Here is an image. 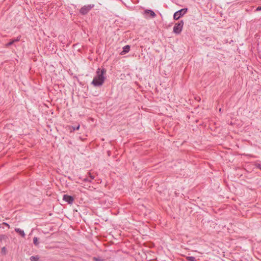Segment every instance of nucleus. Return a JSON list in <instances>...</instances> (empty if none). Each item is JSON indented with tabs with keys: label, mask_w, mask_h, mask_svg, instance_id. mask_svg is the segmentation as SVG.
<instances>
[{
	"label": "nucleus",
	"mask_w": 261,
	"mask_h": 261,
	"mask_svg": "<svg viewBox=\"0 0 261 261\" xmlns=\"http://www.w3.org/2000/svg\"><path fill=\"white\" fill-rule=\"evenodd\" d=\"M106 73V70L104 68L100 69L98 68L96 72V75L93 79L91 84L94 86H101L105 80V74Z\"/></svg>",
	"instance_id": "nucleus-1"
},
{
	"label": "nucleus",
	"mask_w": 261,
	"mask_h": 261,
	"mask_svg": "<svg viewBox=\"0 0 261 261\" xmlns=\"http://www.w3.org/2000/svg\"><path fill=\"white\" fill-rule=\"evenodd\" d=\"M184 26V21H180L178 23H175L173 27V32L175 34H179L181 33Z\"/></svg>",
	"instance_id": "nucleus-2"
},
{
	"label": "nucleus",
	"mask_w": 261,
	"mask_h": 261,
	"mask_svg": "<svg viewBox=\"0 0 261 261\" xmlns=\"http://www.w3.org/2000/svg\"><path fill=\"white\" fill-rule=\"evenodd\" d=\"M187 11V9H182L177 12L174 14V18L175 20L178 19L181 16L184 15Z\"/></svg>",
	"instance_id": "nucleus-3"
},
{
	"label": "nucleus",
	"mask_w": 261,
	"mask_h": 261,
	"mask_svg": "<svg viewBox=\"0 0 261 261\" xmlns=\"http://www.w3.org/2000/svg\"><path fill=\"white\" fill-rule=\"evenodd\" d=\"M93 6L88 5L85 6L81 8L80 12L83 14L87 13L89 10L93 7Z\"/></svg>",
	"instance_id": "nucleus-4"
},
{
	"label": "nucleus",
	"mask_w": 261,
	"mask_h": 261,
	"mask_svg": "<svg viewBox=\"0 0 261 261\" xmlns=\"http://www.w3.org/2000/svg\"><path fill=\"white\" fill-rule=\"evenodd\" d=\"M144 14L146 15V17H148L149 16L153 18L156 16L155 13L150 10H145L144 11Z\"/></svg>",
	"instance_id": "nucleus-5"
},
{
	"label": "nucleus",
	"mask_w": 261,
	"mask_h": 261,
	"mask_svg": "<svg viewBox=\"0 0 261 261\" xmlns=\"http://www.w3.org/2000/svg\"><path fill=\"white\" fill-rule=\"evenodd\" d=\"M63 200L69 203H72L74 200L73 197L67 195H64L63 196Z\"/></svg>",
	"instance_id": "nucleus-6"
},
{
	"label": "nucleus",
	"mask_w": 261,
	"mask_h": 261,
	"mask_svg": "<svg viewBox=\"0 0 261 261\" xmlns=\"http://www.w3.org/2000/svg\"><path fill=\"white\" fill-rule=\"evenodd\" d=\"M130 46L129 45H126L123 48V51L121 53V55H124L128 53L129 50Z\"/></svg>",
	"instance_id": "nucleus-7"
},
{
	"label": "nucleus",
	"mask_w": 261,
	"mask_h": 261,
	"mask_svg": "<svg viewBox=\"0 0 261 261\" xmlns=\"http://www.w3.org/2000/svg\"><path fill=\"white\" fill-rule=\"evenodd\" d=\"M15 231L18 232L20 235H21L22 237L25 236V233L23 230L20 229V228H15Z\"/></svg>",
	"instance_id": "nucleus-8"
},
{
	"label": "nucleus",
	"mask_w": 261,
	"mask_h": 261,
	"mask_svg": "<svg viewBox=\"0 0 261 261\" xmlns=\"http://www.w3.org/2000/svg\"><path fill=\"white\" fill-rule=\"evenodd\" d=\"M39 258L37 256H31L30 257V260L31 261H37L38 260Z\"/></svg>",
	"instance_id": "nucleus-9"
},
{
	"label": "nucleus",
	"mask_w": 261,
	"mask_h": 261,
	"mask_svg": "<svg viewBox=\"0 0 261 261\" xmlns=\"http://www.w3.org/2000/svg\"><path fill=\"white\" fill-rule=\"evenodd\" d=\"M33 243L34 244L37 246L38 245V239L36 238V237H34V239H33Z\"/></svg>",
	"instance_id": "nucleus-10"
},
{
	"label": "nucleus",
	"mask_w": 261,
	"mask_h": 261,
	"mask_svg": "<svg viewBox=\"0 0 261 261\" xmlns=\"http://www.w3.org/2000/svg\"><path fill=\"white\" fill-rule=\"evenodd\" d=\"M187 259L190 261H195V257L193 256H188Z\"/></svg>",
	"instance_id": "nucleus-11"
},
{
	"label": "nucleus",
	"mask_w": 261,
	"mask_h": 261,
	"mask_svg": "<svg viewBox=\"0 0 261 261\" xmlns=\"http://www.w3.org/2000/svg\"><path fill=\"white\" fill-rule=\"evenodd\" d=\"M93 260L94 261H103V259H102L101 258L96 257H93Z\"/></svg>",
	"instance_id": "nucleus-12"
},
{
	"label": "nucleus",
	"mask_w": 261,
	"mask_h": 261,
	"mask_svg": "<svg viewBox=\"0 0 261 261\" xmlns=\"http://www.w3.org/2000/svg\"><path fill=\"white\" fill-rule=\"evenodd\" d=\"M17 41V40H13V41H11V42H10L9 43H8L7 44V46H10V45H12V44H13L15 41Z\"/></svg>",
	"instance_id": "nucleus-13"
},
{
	"label": "nucleus",
	"mask_w": 261,
	"mask_h": 261,
	"mask_svg": "<svg viewBox=\"0 0 261 261\" xmlns=\"http://www.w3.org/2000/svg\"><path fill=\"white\" fill-rule=\"evenodd\" d=\"M2 251L3 253H4L5 254L6 253V251H7L6 248L5 247H3Z\"/></svg>",
	"instance_id": "nucleus-14"
},
{
	"label": "nucleus",
	"mask_w": 261,
	"mask_h": 261,
	"mask_svg": "<svg viewBox=\"0 0 261 261\" xmlns=\"http://www.w3.org/2000/svg\"><path fill=\"white\" fill-rule=\"evenodd\" d=\"M80 128V125H79L76 127H73V130L76 129L78 130Z\"/></svg>",
	"instance_id": "nucleus-15"
},
{
	"label": "nucleus",
	"mask_w": 261,
	"mask_h": 261,
	"mask_svg": "<svg viewBox=\"0 0 261 261\" xmlns=\"http://www.w3.org/2000/svg\"><path fill=\"white\" fill-rule=\"evenodd\" d=\"M256 10L258 11V10H261V7H258L257 8H256Z\"/></svg>",
	"instance_id": "nucleus-16"
}]
</instances>
